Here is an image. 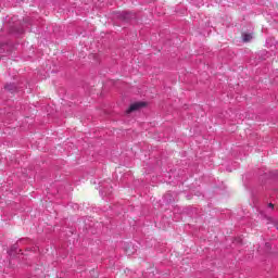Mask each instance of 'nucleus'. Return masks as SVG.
Returning <instances> with one entry per match:
<instances>
[{
    "mask_svg": "<svg viewBox=\"0 0 278 278\" xmlns=\"http://www.w3.org/2000/svg\"><path fill=\"white\" fill-rule=\"evenodd\" d=\"M269 207H274V205L270 203V204H269Z\"/></svg>",
    "mask_w": 278,
    "mask_h": 278,
    "instance_id": "nucleus-3",
    "label": "nucleus"
},
{
    "mask_svg": "<svg viewBox=\"0 0 278 278\" xmlns=\"http://www.w3.org/2000/svg\"><path fill=\"white\" fill-rule=\"evenodd\" d=\"M242 40H243V42H251V40H253V35H251V34H243L242 35Z\"/></svg>",
    "mask_w": 278,
    "mask_h": 278,
    "instance_id": "nucleus-2",
    "label": "nucleus"
},
{
    "mask_svg": "<svg viewBox=\"0 0 278 278\" xmlns=\"http://www.w3.org/2000/svg\"><path fill=\"white\" fill-rule=\"evenodd\" d=\"M144 105H147V103L136 102V103L130 105V108L127 110V113L129 114L131 112H136L137 110H140L141 108H144Z\"/></svg>",
    "mask_w": 278,
    "mask_h": 278,
    "instance_id": "nucleus-1",
    "label": "nucleus"
}]
</instances>
